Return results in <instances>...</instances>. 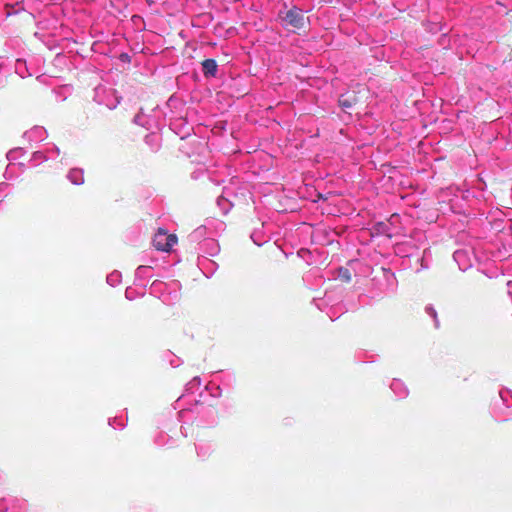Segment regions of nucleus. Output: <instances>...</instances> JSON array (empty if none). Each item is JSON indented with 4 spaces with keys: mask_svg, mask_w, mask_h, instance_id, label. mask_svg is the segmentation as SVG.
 Instances as JSON below:
<instances>
[{
    "mask_svg": "<svg viewBox=\"0 0 512 512\" xmlns=\"http://www.w3.org/2000/svg\"><path fill=\"white\" fill-rule=\"evenodd\" d=\"M93 99L98 104L104 105L109 109H115L120 103V97L117 96L116 91L104 86H98L94 89Z\"/></svg>",
    "mask_w": 512,
    "mask_h": 512,
    "instance_id": "obj_1",
    "label": "nucleus"
},
{
    "mask_svg": "<svg viewBox=\"0 0 512 512\" xmlns=\"http://www.w3.org/2000/svg\"><path fill=\"white\" fill-rule=\"evenodd\" d=\"M279 17L286 25H290L293 28L300 29L304 26V14L297 7H293L286 12H280Z\"/></svg>",
    "mask_w": 512,
    "mask_h": 512,
    "instance_id": "obj_2",
    "label": "nucleus"
},
{
    "mask_svg": "<svg viewBox=\"0 0 512 512\" xmlns=\"http://www.w3.org/2000/svg\"><path fill=\"white\" fill-rule=\"evenodd\" d=\"M177 242V238L173 234H167L165 231L159 230L154 238L153 245L157 250L169 251Z\"/></svg>",
    "mask_w": 512,
    "mask_h": 512,
    "instance_id": "obj_3",
    "label": "nucleus"
},
{
    "mask_svg": "<svg viewBox=\"0 0 512 512\" xmlns=\"http://www.w3.org/2000/svg\"><path fill=\"white\" fill-rule=\"evenodd\" d=\"M23 137L29 142H40L47 137V132L42 126H34L23 134Z\"/></svg>",
    "mask_w": 512,
    "mask_h": 512,
    "instance_id": "obj_4",
    "label": "nucleus"
},
{
    "mask_svg": "<svg viewBox=\"0 0 512 512\" xmlns=\"http://www.w3.org/2000/svg\"><path fill=\"white\" fill-rule=\"evenodd\" d=\"M151 266L140 265L135 271V285L146 287V279L151 278Z\"/></svg>",
    "mask_w": 512,
    "mask_h": 512,
    "instance_id": "obj_5",
    "label": "nucleus"
},
{
    "mask_svg": "<svg viewBox=\"0 0 512 512\" xmlns=\"http://www.w3.org/2000/svg\"><path fill=\"white\" fill-rule=\"evenodd\" d=\"M200 251L209 256H215L219 253L220 246L215 239L208 238L200 243Z\"/></svg>",
    "mask_w": 512,
    "mask_h": 512,
    "instance_id": "obj_6",
    "label": "nucleus"
},
{
    "mask_svg": "<svg viewBox=\"0 0 512 512\" xmlns=\"http://www.w3.org/2000/svg\"><path fill=\"white\" fill-rule=\"evenodd\" d=\"M453 259L458 264L460 270L465 271L471 266L469 253L466 250H456L453 253Z\"/></svg>",
    "mask_w": 512,
    "mask_h": 512,
    "instance_id": "obj_7",
    "label": "nucleus"
},
{
    "mask_svg": "<svg viewBox=\"0 0 512 512\" xmlns=\"http://www.w3.org/2000/svg\"><path fill=\"white\" fill-rule=\"evenodd\" d=\"M198 266L207 277L213 275L218 267L216 262L206 257L198 258Z\"/></svg>",
    "mask_w": 512,
    "mask_h": 512,
    "instance_id": "obj_8",
    "label": "nucleus"
},
{
    "mask_svg": "<svg viewBox=\"0 0 512 512\" xmlns=\"http://www.w3.org/2000/svg\"><path fill=\"white\" fill-rule=\"evenodd\" d=\"M202 71L205 77H215L218 71L217 62L214 59H205L202 62Z\"/></svg>",
    "mask_w": 512,
    "mask_h": 512,
    "instance_id": "obj_9",
    "label": "nucleus"
},
{
    "mask_svg": "<svg viewBox=\"0 0 512 512\" xmlns=\"http://www.w3.org/2000/svg\"><path fill=\"white\" fill-rule=\"evenodd\" d=\"M357 96L354 93H345L339 97V105L344 109H351L357 103Z\"/></svg>",
    "mask_w": 512,
    "mask_h": 512,
    "instance_id": "obj_10",
    "label": "nucleus"
},
{
    "mask_svg": "<svg viewBox=\"0 0 512 512\" xmlns=\"http://www.w3.org/2000/svg\"><path fill=\"white\" fill-rule=\"evenodd\" d=\"M68 180L74 185H81L84 183V171L80 168H72L67 174Z\"/></svg>",
    "mask_w": 512,
    "mask_h": 512,
    "instance_id": "obj_11",
    "label": "nucleus"
},
{
    "mask_svg": "<svg viewBox=\"0 0 512 512\" xmlns=\"http://www.w3.org/2000/svg\"><path fill=\"white\" fill-rule=\"evenodd\" d=\"M390 388L398 398H405L408 395L407 387L398 379H394L391 382Z\"/></svg>",
    "mask_w": 512,
    "mask_h": 512,
    "instance_id": "obj_12",
    "label": "nucleus"
},
{
    "mask_svg": "<svg viewBox=\"0 0 512 512\" xmlns=\"http://www.w3.org/2000/svg\"><path fill=\"white\" fill-rule=\"evenodd\" d=\"M499 396L502 401V405L507 409L512 407V391L508 388H501Z\"/></svg>",
    "mask_w": 512,
    "mask_h": 512,
    "instance_id": "obj_13",
    "label": "nucleus"
},
{
    "mask_svg": "<svg viewBox=\"0 0 512 512\" xmlns=\"http://www.w3.org/2000/svg\"><path fill=\"white\" fill-rule=\"evenodd\" d=\"M43 151L45 152L48 160L55 159L60 155V149L53 143L46 144Z\"/></svg>",
    "mask_w": 512,
    "mask_h": 512,
    "instance_id": "obj_14",
    "label": "nucleus"
},
{
    "mask_svg": "<svg viewBox=\"0 0 512 512\" xmlns=\"http://www.w3.org/2000/svg\"><path fill=\"white\" fill-rule=\"evenodd\" d=\"M197 456L201 459L208 458L212 453V446L210 444H199L196 446Z\"/></svg>",
    "mask_w": 512,
    "mask_h": 512,
    "instance_id": "obj_15",
    "label": "nucleus"
},
{
    "mask_svg": "<svg viewBox=\"0 0 512 512\" xmlns=\"http://www.w3.org/2000/svg\"><path fill=\"white\" fill-rule=\"evenodd\" d=\"M250 238L257 246H261L267 241V236L261 230H254Z\"/></svg>",
    "mask_w": 512,
    "mask_h": 512,
    "instance_id": "obj_16",
    "label": "nucleus"
},
{
    "mask_svg": "<svg viewBox=\"0 0 512 512\" xmlns=\"http://www.w3.org/2000/svg\"><path fill=\"white\" fill-rule=\"evenodd\" d=\"M15 72L21 77L24 78L27 75H31L28 73L26 62L22 59H17L15 63Z\"/></svg>",
    "mask_w": 512,
    "mask_h": 512,
    "instance_id": "obj_17",
    "label": "nucleus"
},
{
    "mask_svg": "<svg viewBox=\"0 0 512 512\" xmlns=\"http://www.w3.org/2000/svg\"><path fill=\"white\" fill-rule=\"evenodd\" d=\"M45 161H48V159L43 150L35 151L30 159V162L33 164V166H37Z\"/></svg>",
    "mask_w": 512,
    "mask_h": 512,
    "instance_id": "obj_18",
    "label": "nucleus"
},
{
    "mask_svg": "<svg viewBox=\"0 0 512 512\" xmlns=\"http://www.w3.org/2000/svg\"><path fill=\"white\" fill-rule=\"evenodd\" d=\"M121 273L119 271H113L107 275L106 281L110 286H116L121 282Z\"/></svg>",
    "mask_w": 512,
    "mask_h": 512,
    "instance_id": "obj_19",
    "label": "nucleus"
},
{
    "mask_svg": "<svg viewBox=\"0 0 512 512\" xmlns=\"http://www.w3.org/2000/svg\"><path fill=\"white\" fill-rule=\"evenodd\" d=\"M201 385V378L196 376L192 380H190L186 386V392L193 393L195 389H197Z\"/></svg>",
    "mask_w": 512,
    "mask_h": 512,
    "instance_id": "obj_20",
    "label": "nucleus"
},
{
    "mask_svg": "<svg viewBox=\"0 0 512 512\" xmlns=\"http://www.w3.org/2000/svg\"><path fill=\"white\" fill-rule=\"evenodd\" d=\"M425 312H426V314L429 317H431L433 319L434 327L438 328L439 327V320H438L437 312H436L435 308L432 305H427L425 307Z\"/></svg>",
    "mask_w": 512,
    "mask_h": 512,
    "instance_id": "obj_21",
    "label": "nucleus"
},
{
    "mask_svg": "<svg viewBox=\"0 0 512 512\" xmlns=\"http://www.w3.org/2000/svg\"><path fill=\"white\" fill-rule=\"evenodd\" d=\"M337 277L341 279L344 282H350L351 281V273L349 269L340 267L337 271Z\"/></svg>",
    "mask_w": 512,
    "mask_h": 512,
    "instance_id": "obj_22",
    "label": "nucleus"
},
{
    "mask_svg": "<svg viewBox=\"0 0 512 512\" xmlns=\"http://www.w3.org/2000/svg\"><path fill=\"white\" fill-rule=\"evenodd\" d=\"M217 204L221 208V210L223 211L224 214H226L231 208L230 202L223 197H219L217 199Z\"/></svg>",
    "mask_w": 512,
    "mask_h": 512,
    "instance_id": "obj_23",
    "label": "nucleus"
},
{
    "mask_svg": "<svg viewBox=\"0 0 512 512\" xmlns=\"http://www.w3.org/2000/svg\"><path fill=\"white\" fill-rule=\"evenodd\" d=\"M25 151L23 148H14V149H11L8 153H7V159L12 161V160H16L17 157L20 155V154H24Z\"/></svg>",
    "mask_w": 512,
    "mask_h": 512,
    "instance_id": "obj_24",
    "label": "nucleus"
},
{
    "mask_svg": "<svg viewBox=\"0 0 512 512\" xmlns=\"http://www.w3.org/2000/svg\"><path fill=\"white\" fill-rule=\"evenodd\" d=\"M428 255H430V251H429L428 249H425V250L423 251V256H422L420 259H418V261H419V262H420V264H421V267H420V268H418V269L416 270L417 272H418V271H420V270H422V269H426V268H428V267H429V264H428V262L426 261V258H427V256H428Z\"/></svg>",
    "mask_w": 512,
    "mask_h": 512,
    "instance_id": "obj_25",
    "label": "nucleus"
},
{
    "mask_svg": "<svg viewBox=\"0 0 512 512\" xmlns=\"http://www.w3.org/2000/svg\"><path fill=\"white\" fill-rule=\"evenodd\" d=\"M109 425L115 429H117V428L122 429V428H124L125 423L120 418L114 417V418L109 419Z\"/></svg>",
    "mask_w": 512,
    "mask_h": 512,
    "instance_id": "obj_26",
    "label": "nucleus"
},
{
    "mask_svg": "<svg viewBox=\"0 0 512 512\" xmlns=\"http://www.w3.org/2000/svg\"><path fill=\"white\" fill-rule=\"evenodd\" d=\"M162 287H163V282L158 281V280L154 281L150 286V294H153V295L157 294L158 292L161 291Z\"/></svg>",
    "mask_w": 512,
    "mask_h": 512,
    "instance_id": "obj_27",
    "label": "nucleus"
},
{
    "mask_svg": "<svg viewBox=\"0 0 512 512\" xmlns=\"http://www.w3.org/2000/svg\"><path fill=\"white\" fill-rule=\"evenodd\" d=\"M134 123L138 124V125H141L143 127L146 126V120H145V117L144 115L142 114H137L135 117H134Z\"/></svg>",
    "mask_w": 512,
    "mask_h": 512,
    "instance_id": "obj_28",
    "label": "nucleus"
},
{
    "mask_svg": "<svg viewBox=\"0 0 512 512\" xmlns=\"http://www.w3.org/2000/svg\"><path fill=\"white\" fill-rule=\"evenodd\" d=\"M203 231L204 229L203 228H197L191 235L190 237L193 239V240H196L198 239L202 234H203Z\"/></svg>",
    "mask_w": 512,
    "mask_h": 512,
    "instance_id": "obj_29",
    "label": "nucleus"
},
{
    "mask_svg": "<svg viewBox=\"0 0 512 512\" xmlns=\"http://www.w3.org/2000/svg\"><path fill=\"white\" fill-rule=\"evenodd\" d=\"M170 364L173 367H178L181 364V360L178 357L172 355V359L170 360Z\"/></svg>",
    "mask_w": 512,
    "mask_h": 512,
    "instance_id": "obj_30",
    "label": "nucleus"
},
{
    "mask_svg": "<svg viewBox=\"0 0 512 512\" xmlns=\"http://www.w3.org/2000/svg\"><path fill=\"white\" fill-rule=\"evenodd\" d=\"M125 297L129 300H132L133 299V296H132V290L131 288H127L126 291H125Z\"/></svg>",
    "mask_w": 512,
    "mask_h": 512,
    "instance_id": "obj_31",
    "label": "nucleus"
},
{
    "mask_svg": "<svg viewBox=\"0 0 512 512\" xmlns=\"http://www.w3.org/2000/svg\"><path fill=\"white\" fill-rule=\"evenodd\" d=\"M213 395H214V396H220V395H221V388H220V386H217V387H216V392H215V393H213Z\"/></svg>",
    "mask_w": 512,
    "mask_h": 512,
    "instance_id": "obj_32",
    "label": "nucleus"
},
{
    "mask_svg": "<svg viewBox=\"0 0 512 512\" xmlns=\"http://www.w3.org/2000/svg\"><path fill=\"white\" fill-rule=\"evenodd\" d=\"M306 252H307L306 250L301 249V250H299V251H298V255H299V256H302V254H303V253H306Z\"/></svg>",
    "mask_w": 512,
    "mask_h": 512,
    "instance_id": "obj_33",
    "label": "nucleus"
},
{
    "mask_svg": "<svg viewBox=\"0 0 512 512\" xmlns=\"http://www.w3.org/2000/svg\"><path fill=\"white\" fill-rule=\"evenodd\" d=\"M499 419H500V420H507V419H508V417H506V416H504V417H500V416H499Z\"/></svg>",
    "mask_w": 512,
    "mask_h": 512,
    "instance_id": "obj_34",
    "label": "nucleus"
}]
</instances>
